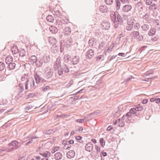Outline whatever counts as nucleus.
Returning <instances> with one entry per match:
<instances>
[{
    "instance_id": "47",
    "label": "nucleus",
    "mask_w": 160,
    "mask_h": 160,
    "mask_svg": "<svg viewBox=\"0 0 160 160\" xmlns=\"http://www.w3.org/2000/svg\"><path fill=\"white\" fill-rule=\"evenodd\" d=\"M63 71H62V69H60L58 71V74L59 75H61L63 74Z\"/></svg>"
},
{
    "instance_id": "42",
    "label": "nucleus",
    "mask_w": 160,
    "mask_h": 160,
    "mask_svg": "<svg viewBox=\"0 0 160 160\" xmlns=\"http://www.w3.org/2000/svg\"><path fill=\"white\" fill-rule=\"evenodd\" d=\"M134 27L135 29H138L140 27V24L139 23H136L134 26Z\"/></svg>"
},
{
    "instance_id": "61",
    "label": "nucleus",
    "mask_w": 160,
    "mask_h": 160,
    "mask_svg": "<svg viewBox=\"0 0 160 160\" xmlns=\"http://www.w3.org/2000/svg\"><path fill=\"white\" fill-rule=\"evenodd\" d=\"M102 156H106L107 155V153L104 152H102Z\"/></svg>"
},
{
    "instance_id": "44",
    "label": "nucleus",
    "mask_w": 160,
    "mask_h": 160,
    "mask_svg": "<svg viewBox=\"0 0 160 160\" xmlns=\"http://www.w3.org/2000/svg\"><path fill=\"white\" fill-rule=\"evenodd\" d=\"M152 3V0H146V3L148 5H150Z\"/></svg>"
},
{
    "instance_id": "40",
    "label": "nucleus",
    "mask_w": 160,
    "mask_h": 160,
    "mask_svg": "<svg viewBox=\"0 0 160 160\" xmlns=\"http://www.w3.org/2000/svg\"><path fill=\"white\" fill-rule=\"evenodd\" d=\"M136 111H137L136 110V108H131L129 112L132 114H135L136 113Z\"/></svg>"
},
{
    "instance_id": "54",
    "label": "nucleus",
    "mask_w": 160,
    "mask_h": 160,
    "mask_svg": "<svg viewBox=\"0 0 160 160\" xmlns=\"http://www.w3.org/2000/svg\"><path fill=\"white\" fill-rule=\"evenodd\" d=\"M155 102L157 103H159L160 102V99L159 98L157 99H155Z\"/></svg>"
},
{
    "instance_id": "18",
    "label": "nucleus",
    "mask_w": 160,
    "mask_h": 160,
    "mask_svg": "<svg viewBox=\"0 0 160 160\" xmlns=\"http://www.w3.org/2000/svg\"><path fill=\"white\" fill-rule=\"evenodd\" d=\"M62 154L59 152L56 153L55 154V158L56 160H60L62 158Z\"/></svg>"
},
{
    "instance_id": "39",
    "label": "nucleus",
    "mask_w": 160,
    "mask_h": 160,
    "mask_svg": "<svg viewBox=\"0 0 160 160\" xmlns=\"http://www.w3.org/2000/svg\"><path fill=\"white\" fill-rule=\"evenodd\" d=\"M32 107L30 106H28L26 107L25 108L26 112H31V111L30 110V109Z\"/></svg>"
},
{
    "instance_id": "31",
    "label": "nucleus",
    "mask_w": 160,
    "mask_h": 160,
    "mask_svg": "<svg viewBox=\"0 0 160 160\" xmlns=\"http://www.w3.org/2000/svg\"><path fill=\"white\" fill-rule=\"evenodd\" d=\"M117 19L118 21L120 23H122L123 22V20L121 16L118 14L117 15Z\"/></svg>"
},
{
    "instance_id": "33",
    "label": "nucleus",
    "mask_w": 160,
    "mask_h": 160,
    "mask_svg": "<svg viewBox=\"0 0 160 160\" xmlns=\"http://www.w3.org/2000/svg\"><path fill=\"white\" fill-rule=\"evenodd\" d=\"M34 96V93H29L28 95L26 96V98L27 99H28L30 98H33Z\"/></svg>"
},
{
    "instance_id": "55",
    "label": "nucleus",
    "mask_w": 160,
    "mask_h": 160,
    "mask_svg": "<svg viewBox=\"0 0 160 160\" xmlns=\"http://www.w3.org/2000/svg\"><path fill=\"white\" fill-rule=\"evenodd\" d=\"M125 55V53H119L118 54V55L119 56H124Z\"/></svg>"
},
{
    "instance_id": "57",
    "label": "nucleus",
    "mask_w": 160,
    "mask_h": 160,
    "mask_svg": "<svg viewBox=\"0 0 160 160\" xmlns=\"http://www.w3.org/2000/svg\"><path fill=\"white\" fill-rule=\"evenodd\" d=\"M72 42V38H69L67 41V42L71 43Z\"/></svg>"
},
{
    "instance_id": "27",
    "label": "nucleus",
    "mask_w": 160,
    "mask_h": 160,
    "mask_svg": "<svg viewBox=\"0 0 160 160\" xmlns=\"http://www.w3.org/2000/svg\"><path fill=\"white\" fill-rule=\"evenodd\" d=\"M99 142L102 147H104L105 146V141L104 140L103 138H102L100 139Z\"/></svg>"
},
{
    "instance_id": "22",
    "label": "nucleus",
    "mask_w": 160,
    "mask_h": 160,
    "mask_svg": "<svg viewBox=\"0 0 160 160\" xmlns=\"http://www.w3.org/2000/svg\"><path fill=\"white\" fill-rule=\"evenodd\" d=\"M9 65H8V68L10 70H12V69H14L16 66V64L15 63H9Z\"/></svg>"
},
{
    "instance_id": "62",
    "label": "nucleus",
    "mask_w": 160,
    "mask_h": 160,
    "mask_svg": "<svg viewBox=\"0 0 160 160\" xmlns=\"http://www.w3.org/2000/svg\"><path fill=\"white\" fill-rule=\"evenodd\" d=\"M155 98H152L150 99V101L151 102H153L154 101H155Z\"/></svg>"
},
{
    "instance_id": "48",
    "label": "nucleus",
    "mask_w": 160,
    "mask_h": 160,
    "mask_svg": "<svg viewBox=\"0 0 160 160\" xmlns=\"http://www.w3.org/2000/svg\"><path fill=\"white\" fill-rule=\"evenodd\" d=\"M126 118V115H124L121 118V120L122 122H124V120L127 118Z\"/></svg>"
},
{
    "instance_id": "16",
    "label": "nucleus",
    "mask_w": 160,
    "mask_h": 160,
    "mask_svg": "<svg viewBox=\"0 0 160 160\" xmlns=\"http://www.w3.org/2000/svg\"><path fill=\"white\" fill-rule=\"evenodd\" d=\"M40 154L42 155V156L48 157L50 156L51 153L48 151H45L42 153H40Z\"/></svg>"
},
{
    "instance_id": "21",
    "label": "nucleus",
    "mask_w": 160,
    "mask_h": 160,
    "mask_svg": "<svg viewBox=\"0 0 160 160\" xmlns=\"http://www.w3.org/2000/svg\"><path fill=\"white\" fill-rule=\"evenodd\" d=\"M99 9L101 12L104 13L107 12L108 11L107 8L102 6H100Z\"/></svg>"
},
{
    "instance_id": "1",
    "label": "nucleus",
    "mask_w": 160,
    "mask_h": 160,
    "mask_svg": "<svg viewBox=\"0 0 160 160\" xmlns=\"http://www.w3.org/2000/svg\"><path fill=\"white\" fill-rule=\"evenodd\" d=\"M118 14V12L115 11L114 12H112L111 14V18L112 21L113 22L115 28H117L118 25V23L117 21L116 16Z\"/></svg>"
},
{
    "instance_id": "35",
    "label": "nucleus",
    "mask_w": 160,
    "mask_h": 160,
    "mask_svg": "<svg viewBox=\"0 0 160 160\" xmlns=\"http://www.w3.org/2000/svg\"><path fill=\"white\" fill-rule=\"evenodd\" d=\"M20 55L22 57L24 56L25 55V51L24 49H22L21 50Z\"/></svg>"
},
{
    "instance_id": "38",
    "label": "nucleus",
    "mask_w": 160,
    "mask_h": 160,
    "mask_svg": "<svg viewBox=\"0 0 160 160\" xmlns=\"http://www.w3.org/2000/svg\"><path fill=\"white\" fill-rule=\"evenodd\" d=\"M159 38V37L158 35H156L152 37V40L154 41H157Z\"/></svg>"
},
{
    "instance_id": "7",
    "label": "nucleus",
    "mask_w": 160,
    "mask_h": 160,
    "mask_svg": "<svg viewBox=\"0 0 160 160\" xmlns=\"http://www.w3.org/2000/svg\"><path fill=\"white\" fill-rule=\"evenodd\" d=\"M132 8V7L131 5H127L123 7L122 10L123 12H127L131 10Z\"/></svg>"
},
{
    "instance_id": "3",
    "label": "nucleus",
    "mask_w": 160,
    "mask_h": 160,
    "mask_svg": "<svg viewBox=\"0 0 160 160\" xmlns=\"http://www.w3.org/2000/svg\"><path fill=\"white\" fill-rule=\"evenodd\" d=\"M34 77L37 83H39L41 81L44 82L46 81L44 79L41 78L36 73L35 74Z\"/></svg>"
},
{
    "instance_id": "59",
    "label": "nucleus",
    "mask_w": 160,
    "mask_h": 160,
    "mask_svg": "<svg viewBox=\"0 0 160 160\" xmlns=\"http://www.w3.org/2000/svg\"><path fill=\"white\" fill-rule=\"evenodd\" d=\"M91 141L93 142L94 143H95L97 142L96 140L95 139H94V138L92 139L91 140Z\"/></svg>"
},
{
    "instance_id": "28",
    "label": "nucleus",
    "mask_w": 160,
    "mask_h": 160,
    "mask_svg": "<svg viewBox=\"0 0 160 160\" xmlns=\"http://www.w3.org/2000/svg\"><path fill=\"white\" fill-rule=\"evenodd\" d=\"M95 43V40L93 38H91L89 40V44L90 46H93Z\"/></svg>"
},
{
    "instance_id": "17",
    "label": "nucleus",
    "mask_w": 160,
    "mask_h": 160,
    "mask_svg": "<svg viewBox=\"0 0 160 160\" xmlns=\"http://www.w3.org/2000/svg\"><path fill=\"white\" fill-rule=\"evenodd\" d=\"M156 32V29L153 28H151L149 30L148 34L149 36H151L154 35Z\"/></svg>"
},
{
    "instance_id": "20",
    "label": "nucleus",
    "mask_w": 160,
    "mask_h": 160,
    "mask_svg": "<svg viewBox=\"0 0 160 160\" xmlns=\"http://www.w3.org/2000/svg\"><path fill=\"white\" fill-rule=\"evenodd\" d=\"M27 81H29V82H28V84H30L31 87H33L34 86L35 82L33 78H31L29 80H27Z\"/></svg>"
},
{
    "instance_id": "58",
    "label": "nucleus",
    "mask_w": 160,
    "mask_h": 160,
    "mask_svg": "<svg viewBox=\"0 0 160 160\" xmlns=\"http://www.w3.org/2000/svg\"><path fill=\"white\" fill-rule=\"evenodd\" d=\"M69 142L70 144H73L74 143V142L73 140H70L69 141Z\"/></svg>"
},
{
    "instance_id": "12",
    "label": "nucleus",
    "mask_w": 160,
    "mask_h": 160,
    "mask_svg": "<svg viewBox=\"0 0 160 160\" xmlns=\"http://www.w3.org/2000/svg\"><path fill=\"white\" fill-rule=\"evenodd\" d=\"M118 123H119V126L120 127H123L125 125L124 122H122L121 119H118L114 122L115 124H116Z\"/></svg>"
},
{
    "instance_id": "30",
    "label": "nucleus",
    "mask_w": 160,
    "mask_h": 160,
    "mask_svg": "<svg viewBox=\"0 0 160 160\" xmlns=\"http://www.w3.org/2000/svg\"><path fill=\"white\" fill-rule=\"evenodd\" d=\"M116 9L117 10H118L120 8L121 5V3L119 0H116Z\"/></svg>"
},
{
    "instance_id": "26",
    "label": "nucleus",
    "mask_w": 160,
    "mask_h": 160,
    "mask_svg": "<svg viewBox=\"0 0 160 160\" xmlns=\"http://www.w3.org/2000/svg\"><path fill=\"white\" fill-rule=\"evenodd\" d=\"M149 25L147 24H144L142 27V28L143 31H147L149 29Z\"/></svg>"
},
{
    "instance_id": "37",
    "label": "nucleus",
    "mask_w": 160,
    "mask_h": 160,
    "mask_svg": "<svg viewBox=\"0 0 160 160\" xmlns=\"http://www.w3.org/2000/svg\"><path fill=\"white\" fill-rule=\"evenodd\" d=\"M105 2L106 3L107 5H111V4L113 2L112 0H104Z\"/></svg>"
},
{
    "instance_id": "10",
    "label": "nucleus",
    "mask_w": 160,
    "mask_h": 160,
    "mask_svg": "<svg viewBox=\"0 0 160 160\" xmlns=\"http://www.w3.org/2000/svg\"><path fill=\"white\" fill-rule=\"evenodd\" d=\"M79 61V58L78 56H75L72 58L71 62L73 64H76Z\"/></svg>"
},
{
    "instance_id": "34",
    "label": "nucleus",
    "mask_w": 160,
    "mask_h": 160,
    "mask_svg": "<svg viewBox=\"0 0 160 160\" xmlns=\"http://www.w3.org/2000/svg\"><path fill=\"white\" fill-rule=\"evenodd\" d=\"M5 68L4 64L2 62H0V70H3Z\"/></svg>"
},
{
    "instance_id": "15",
    "label": "nucleus",
    "mask_w": 160,
    "mask_h": 160,
    "mask_svg": "<svg viewBox=\"0 0 160 160\" xmlns=\"http://www.w3.org/2000/svg\"><path fill=\"white\" fill-rule=\"evenodd\" d=\"M46 74L47 76V78H50L52 77V71L51 70L47 69V71H46Z\"/></svg>"
},
{
    "instance_id": "8",
    "label": "nucleus",
    "mask_w": 160,
    "mask_h": 160,
    "mask_svg": "<svg viewBox=\"0 0 160 160\" xmlns=\"http://www.w3.org/2000/svg\"><path fill=\"white\" fill-rule=\"evenodd\" d=\"M103 29H108L110 26V24L108 22H103L102 24Z\"/></svg>"
},
{
    "instance_id": "51",
    "label": "nucleus",
    "mask_w": 160,
    "mask_h": 160,
    "mask_svg": "<svg viewBox=\"0 0 160 160\" xmlns=\"http://www.w3.org/2000/svg\"><path fill=\"white\" fill-rule=\"evenodd\" d=\"M75 138L77 140L79 141L81 140V139L82 138V137L81 136H78L76 137Z\"/></svg>"
},
{
    "instance_id": "53",
    "label": "nucleus",
    "mask_w": 160,
    "mask_h": 160,
    "mask_svg": "<svg viewBox=\"0 0 160 160\" xmlns=\"http://www.w3.org/2000/svg\"><path fill=\"white\" fill-rule=\"evenodd\" d=\"M71 147V145L68 144H66L64 146L65 148H66V149H68V148H69Z\"/></svg>"
},
{
    "instance_id": "5",
    "label": "nucleus",
    "mask_w": 160,
    "mask_h": 160,
    "mask_svg": "<svg viewBox=\"0 0 160 160\" xmlns=\"http://www.w3.org/2000/svg\"><path fill=\"white\" fill-rule=\"evenodd\" d=\"M94 55V52L92 49L89 50L86 53V57L89 59H91Z\"/></svg>"
},
{
    "instance_id": "49",
    "label": "nucleus",
    "mask_w": 160,
    "mask_h": 160,
    "mask_svg": "<svg viewBox=\"0 0 160 160\" xmlns=\"http://www.w3.org/2000/svg\"><path fill=\"white\" fill-rule=\"evenodd\" d=\"M55 14L56 15L58 16H61V14L60 13V12L58 10H57Z\"/></svg>"
},
{
    "instance_id": "19",
    "label": "nucleus",
    "mask_w": 160,
    "mask_h": 160,
    "mask_svg": "<svg viewBox=\"0 0 160 160\" xmlns=\"http://www.w3.org/2000/svg\"><path fill=\"white\" fill-rule=\"evenodd\" d=\"M64 34L67 35L70 34L71 32V30L70 28L68 27L66 28L64 30Z\"/></svg>"
},
{
    "instance_id": "36",
    "label": "nucleus",
    "mask_w": 160,
    "mask_h": 160,
    "mask_svg": "<svg viewBox=\"0 0 160 160\" xmlns=\"http://www.w3.org/2000/svg\"><path fill=\"white\" fill-rule=\"evenodd\" d=\"M125 107L123 105H120L118 107V110L119 111H121L122 110L125 109Z\"/></svg>"
},
{
    "instance_id": "23",
    "label": "nucleus",
    "mask_w": 160,
    "mask_h": 160,
    "mask_svg": "<svg viewBox=\"0 0 160 160\" xmlns=\"http://www.w3.org/2000/svg\"><path fill=\"white\" fill-rule=\"evenodd\" d=\"M50 30L51 32L52 33H56L58 31V29L55 27L51 26L50 28Z\"/></svg>"
},
{
    "instance_id": "45",
    "label": "nucleus",
    "mask_w": 160,
    "mask_h": 160,
    "mask_svg": "<svg viewBox=\"0 0 160 160\" xmlns=\"http://www.w3.org/2000/svg\"><path fill=\"white\" fill-rule=\"evenodd\" d=\"M77 122L79 123H83L84 122V120L82 119H78L76 120Z\"/></svg>"
},
{
    "instance_id": "11",
    "label": "nucleus",
    "mask_w": 160,
    "mask_h": 160,
    "mask_svg": "<svg viewBox=\"0 0 160 160\" xmlns=\"http://www.w3.org/2000/svg\"><path fill=\"white\" fill-rule=\"evenodd\" d=\"M75 155V153L74 151L70 150L67 153V156L68 158H71L73 157Z\"/></svg>"
},
{
    "instance_id": "25",
    "label": "nucleus",
    "mask_w": 160,
    "mask_h": 160,
    "mask_svg": "<svg viewBox=\"0 0 160 160\" xmlns=\"http://www.w3.org/2000/svg\"><path fill=\"white\" fill-rule=\"evenodd\" d=\"M62 69L63 72H64L65 73H68L69 71V69L67 66L66 65H64L62 67Z\"/></svg>"
},
{
    "instance_id": "13",
    "label": "nucleus",
    "mask_w": 160,
    "mask_h": 160,
    "mask_svg": "<svg viewBox=\"0 0 160 160\" xmlns=\"http://www.w3.org/2000/svg\"><path fill=\"white\" fill-rule=\"evenodd\" d=\"M49 43L53 45H54L57 42L56 39L53 37L49 38Z\"/></svg>"
},
{
    "instance_id": "29",
    "label": "nucleus",
    "mask_w": 160,
    "mask_h": 160,
    "mask_svg": "<svg viewBox=\"0 0 160 160\" xmlns=\"http://www.w3.org/2000/svg\"><path fill=\"white\" fill-rule=\"evenodd\" d=\"M126 116V117H127V118L126 119V121L127 122L129 120V118H131V117L132 116V114L131 113V112H129L127 113Z\"/></svg>"
},
{
    "instance_id": "14",
    "label": "nucleus",
    "mask_w": 160,
    "mask_h": 160,
    "mask_svg": "<svg viewBox=\"0 0 160 160\" xmlns=\"http://www.w3.org/2000/svg\"><path fill=\"white\" fill-rule=\"evenodd\" d=\"M6 62L8 64L12 62L13 61V58L10 56H8L5 59Z\"/></svg>"
},
{
    "instance_id": "52",
    "label": "nucleus",
    "mask_w": 160,
    "mask_h": 160,
    "mask_svg": "<svg viewBox=\"0 0 160 160\" xmlns=\"http://www.w3.org/2000/svg\"><path fill=\"white\" fill-rule=\"evenodd\" d=\"M28 82H29V81H27V82H25V89H28Z\"/></svg>"
},
{
    "instance_id": "9",
    "label": "nucleus",
    "mask_w": 160,
    "mask_h": 160,
    "mask_svg": "<svg viewBox=\"0 0 160 160\" xmlns=\"http://www.w3.org/2000/svg\"><path fill=\"white\" fill-rule=\"evenodd\" d=\"M11 50L14 54L18 53L19 52V50L17 46L15 45H13L11 48Z\"/></svg>"
},
{
    "instance_id": "60",
    "label": "nucleus",
    "mask_w": 160,
    "mask_h": 160,
    "mask_svg": "<svg viewBox=\"0 0 160 160\" xmlns=\"http://www.w3.org/2000/svg\"><path fill=\"white\" fill-rule=\"evenodd\" d=\"M83 128L82 127H79L78 129V131L79 132H82L83 130Z\"/></svg>"
},
{
    "instance_id": "46",
    "label": "nucleus",
    "mask_w": 160,
    "mask_h": 160,
    "mask_svg": "<svg viewBox=\"0 0 160 160\" xmlns=\"http://www.w3.org/2000/svg\"><path fill=\"white\" fill-rule=\"evenodd\" d=\"M95 149L97 152H99L100 151V148L98 146H95Z\"/></svg>"
},
{
    "instance_id": "63",
    "label": "nucleus",
    "mask_w": 160,
    "mask_h": 160,
    "mask_svg": "<svg viewBox=\"0 0 160 160\" xmlns=\"http://www.w3.org/2000/svg\"><path fill=\"white\" fill-rule=\"evenodd\" d=\"M35 158L37 159H40V157L39 156L35 157Z\"/></svg>"
},
{
    "instance_id": "64",
    "label": "nucleus",
    "mask_w": 160,
    "mask_h": 160,
    "mask_svg": "<svg viewBox=\"0 0 160 160\" xmlns=\"http://www.w3.org/2000/svg\"><path fill=\"white\" fill-rule=\"evenodd\" d=\"M112 49V48H108V51H111Z\"/></svg>"
},
{
    "instance_id": "4",
    "label": "nucleus",
    "mask_w": 160,
    "mask_h": 160,
    "mask_svg": "<svg viewBox=\"0 0 160 160\" xmlns=\"http://www.w3.org/2000/svg\"><path fill=\"white\" fill-rule=\"evenodd\" d=\"M93 145L90 142L88 143L85 146V149L86 151L89 152L92 151L93 148Z\"/></svg>"
},
{
    "instance_id": "24",
    "label": "nucleus",
    "mask_w": 160,
    "mask_h": 160,
    "mask_svg": "<svg viewBox=\"0 0 160 160\" xmlns=\"http://www.w3.org/2000/svg\"><path fill=\"white\" fill-rule=\"evenodd\" d=\"M47 20L49 22H52L54 21V19L52 16L49 15L47 17Z\"/></svg>"
},
{
    "instance_id": "50",
    "label": "nucleus",
    "mask_w": 160,
    "mask_h": 160,
    "mask_svg": "<svg viewBox=\"0 0 160 160\" xmlns=\"http://www.w3.org/2000/svg\"><path fill=\"white\" fill-rule=\"evenodd\" d=\"M50 87L48 86H45L43 88V90L44 91H46V90L49 89Z\"/></svg>"
},
{
    "instance_id": "56",
    "label": "nucleus",
    "mask_w": 160,
    "mask_h": 160,
    "mask_svg": "<svg viewBox=\"0 0 160 160\" xmlns=\"http://www.w3.org/2000/svg\"><path fill=\"white\" fill-rule=\"evenodd\" d=\"M148 102V100L147 99H144L143 100L142 103L143 104H146Z\"/></svg>"
},
{
    "instance_id": "32",
    "label": "nucleus",
    "mask_w": 160,
    "mask_h": 160,
    "mask_svg": "<svg viewBox=\"0 0 160 160\" xmlns=\"http://www.w3.org/2000/svg\"><path fill=\"white\" fill-rule=\"evenodd\" d=\"M104 58V56L103 55H100L98 56L96 58V59L97 61H99L101 59L103 60Z\"/></svg>"
},
{
    "instance_id": "41",
    "label": "nucleus",
    "mask_w": 160,
    "mask_h": 160,
    "mask_svg": "<svg viewBox=\"0 0 160 160\" xmlns=\"http://www.w3.org/2000/svg\"><path fill=\"white\" fill-rule=\"evenodd\" d=\"M136 110L137 111H142L143 108L141 106H139L138 107H137L135 108Z\"/></svg>"
},
{
    "instance_id": "6",
    "label": "nucleus",
    "mask_w": 160,
    "mask_h": 160,
    "mask_svg": "<svg viewBox=\"0 0 160 160\" xmlns=\"http://www.w3.org/2000/svg\"><path fill=\"white\" fill-rule=\"evenodd\" d=\"M18 142L17 141H12L11 143L9 144L10 147H12V148H17L18 147Z\"/></svg>"
},
{
    "instance_id": "2",
    "label": "nucleus",
    "mask_w": 160,
    "mask_h": 160,
    "mask_svg": "<svg viewBox=\"0 0 160 160\" xmlns=\"http://www.w3.org/2000/svg\"><path fill=\"white\" fill-rule=\"evenodd\" d=\"M134 23V20L133 19H131L128 21L127 25L126 27V29L128 31L132 30Z\"/></svg>"
},
{
    "instance_id": "43",
    "label": "nucleus",
    "mask_w": 160,
    "mask_h": 160,
    "mask_svg": "<svg viewBox=\"0 0 160 160\" xmlns=\"http://www.w3.org/2000/svg\"><path fill=\"white\" fill-rule=\"evenodd\" d=\"M59 147H57L54 148L53 150L52 151V153H54L55 152L57 151L58 150H59Z\"/></svg>"
}]
</instances>
